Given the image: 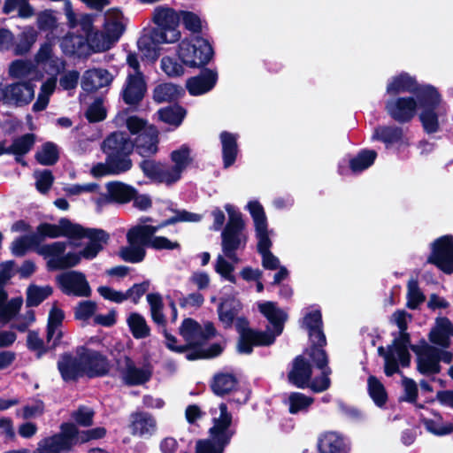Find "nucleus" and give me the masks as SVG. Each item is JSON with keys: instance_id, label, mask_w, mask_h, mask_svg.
<instances>
[{"instance_id": "obj_1", "label": "nucleus", "mask_w": 453, "mask_h": 453, "mask_svg": "<svg viewBox=\"0 0 453 453\" xmlns=\"http://www.w3.org/2000/svg\"><path fill=\"white\" fill-rule=\"evenodd\" d=\"M179 334L185 340L183 344L185 357L188 361L200 359H212L220 356L225 345L214 342L204 348L203 345L218 335L212 321L207 320L203 324L192 318H186L179 327Z\"/></svg>"}, {"instance_id": "obj_2", "label": "nucleus", "mask_w": 453, "mask_h": 453, "mask_svg": "<svg viewBox=\"0 0 453 453\" xmlns=\"http://www.w3.org/2000/svg\"><path fill=\"white\" fill-rule=\"evenodd\" d=\"M107 430L97 426L88 430H80L73 422H63L59 431L40 440L33 453H70L77 445L105 437Z\"/></svg>"}, {"instance_id": "obj_3", "label": "nucleus", "mask_w": 453, "mask_h": 453, "mask_svg": "<svg viewBox=\"0 0 453 453\" xmlns=\"http://www.w3.org/2000/svg\"><path fill=\"white\" fill-rule=\"evenodd\" d=\"M219 409V416L212 418L208 438L196 441L195 453H224L235 434V430L231 427L233 416L226 403H221Z\"/></svg>"}, {"instance_id": "obj_4", "label": "nucleus", "mask_w": 453, "mask_h": 453, "mask_svg": "<svg viewBox=\"0 0 453 453\" xmlns=\"http://www.w3.org/2000/svg\"><path fill=\"white\" fill-rule=\"evenodd\" d=\"M101 148L106 161L117 175L132 169L133 161L130 156L133 146L131 138L126 132L116 131L110 134L103 141Z\"/></svg>"}, {"instance_id": "obj_5", "label": "nucleus", "mask_w": 453, "mask_h": 453, "mask_svg": "<svg viewBox=\"0 0 453 453\" xmlns=\"http://www.w3.org/2000/svg\"><path fill=\"white\" fill-rule=\"evenodd\" d=\"M177 53L183 65L190 68H203L212 59L214 50L207 39L191 35L181 40Z\"/></svg>"}, {"instance_id": "obj_6", "label": "nucleus", "mask_w": 453, "mask_h": 453, "mask_svg": "<svg viewBox=\"0 0 453 453\" xmlns=\"http://www.w3.org/2000/svg\"><path fill=\"white\" fill-rule=\"evenodd\" d=\"M442 96L437 88H428L418 96V120L426 134H434L441 130L440 106Z\"/></svg>"}, {"instance_id": "obj_7", "label": "nucleus", "mask_w": 453, "mask_h": 453, "mask_svg": "<svg viewBox=\"0 0 453 453\" xmlns=\"http://www.w3.org/2000/svg\"><path fill=\"white\" fill-rule=\"evenodd\" d=\"M67 243L65 242H55L43 244L37 250V254L44 257H50L47 262L49 271L64 270L76 266L82 257L80 253L68 252L65 255Z\"/></svg>"}, {"instance_id": "obj_8", "label": "nucleus", "mask_w": 453, "mask_h": 453, "mask_svg": "<svg viewBox=\"0 0 453 453\" xmlns=\"http://www.w3.org/2000/svg\"><path fill=\"white\" fill-rule=\"evenodd\" d=\"M180 38V31L170 32V29H166V27L157 26L138 39L137 46L146 58L156 59L159 56L160 44L173 43L179 41Z\"/></svg>"}, {"instance_id": "obj_9", "label": "nucleus", "mask_w": 453, "mask_h": 453, "mask_svg": "<svg viewBox=\"0 0 453 453\" xmlns=\"http://www.w3.org/2000/svg\"><path fill=\"white\" fill-rule=\"evenodd\" d=\"M75 353L81 357L84 376L93 379L109 374L111 369L110 361L102 352L86 346H78Z\"/></svg>"}, {"instance_id": "obj_10", "label": "nucleus", "mask_w": 453, "mask_h": 453, "mask_svg": "<svg viewBox=\"0 0 453 453\" xmlns=\"http://www.w3.org/2000/svg\"><path fill=\"white\" fill-rule=\"evenodd\" d=\"M427 263L446 274L453 273V235H442L432 242Z\"/></svg>"}, {"instance_id": "obj_11", "label": "nucleus", "mask_w": 453, "mask_h": 453, "mask_svg": "<svg viewBox=\"0 0 453 453\" xmlns=\"http://www.w3.org/2000/svg\"><path fill=\"white\" fill-rule=\"evenodd\" d=\"M75 234L72 239L81 240L88 238V242L81 251V255L85 259L91 260L95 258L100 251L104 250V246L108 243L110 234L104 229L100 228H85L80 224H75Z\"/></svg>"}, {"instance_id": "obj_12", "label": "nucleus", "mask_w": 453, "mask_h": 453, "mask_svg": "<svg viewBox=\"0 0 453 453\" xmlns=\"http://www.w3.org/2000/svg\"><path fill=\"white\" fill-rule=\"evenodd\" d=\"M419 109L416 96H396L385 103V111L388 115L398 124H408L417 115Z\"/></svg>"}, {"instance_id": "obj_13", "label": "nucleus", "mask_w": 453, "mask_h": 453, "mask_svg": "<svg viewBox=\"0 0 453 453\" xmlns=\"http://www.w3.org/2000/svg\"><path fill=\"white\" fill-rule=\"evenodd\" d=\"M75 224L67 218H61L58 224H51L48 222L40 223L33 234L38 247H42V242L47 238L56 239L59 237L73 238L75 234Z\"/></svg>"}, {"instance_id": "obj_14", "label": "nucleus", "mask_w": 453, "mask_h": 453, "mask_svg": "<svg viewBox=\"0 0 453 453\" xmlns=\"http://www.w3.org/2000/svg\"><path fill=\"white\" fill-rule=\"evenodd\" d=\"M431 84H419L414 76H411L406 72H402L397 75L393 76L388 82L386 91L388 95L395 96L409 93L414 95L416 98L428 88H434Z\"/></svg>"}, {"instance_id": "obj_15", "label": "nucleus", "mask_w": 453, "mask_h": 453, "mask_svg": "<svg viewBox=\"0 0 453 453\" xmlns=\"http://www.w3.org/2000/svg\"><path fill=\"white\" fill-rule=\"evenodd\" d=\"M35 85L31 81H18L6 85L0 92V100L22 107L29 104L35 97Z\"/></svg>"}, {"instance_id": "obj_16", "label": "nucleus", "mask_w": 453, "mask_h": 453, "mask_svg": "<svg viewBox=\"0 0 453 453\" xmlns=\"http://www.w3.org/2000/svg\"><path fill=\"white\" fill-rule=\"evenodd\" d=\"M118 370L127 386H139L150 381L152 377V371L150 367H136L134 361L125 355L122 358L116 360Z\"/></svg>"}, {"instance_id": "obj_17", "label": "nucleus", "mask_w": 453, "mask_h": 453, "mask_svg": "<svg viewBox=\"0 0 453 453\" xmlns=\"http://www.w3.org/2000/svg\"><path fill=\"white\" fill-rule=\"evenodd\" d=\"M147 93V83L144 75L127 74L120 92L125 104L136 109Z\"/></svg>"}, {"instance_id": "obj_18", "label": "nucleus", "mask_w": 453, "mask_h": 453, "mask_svg": "<svg viewBox=\"0 0 453 453\" xmlns=\"http://www.w3.org/2000/svg\"><path fill=\"white\" fill-rule=\"evenodd\" d=\"M58 282L62 292L67 296L88 297L91 295V288L85 274L71 271L58 276Z\"/></svg>"}, {"instance_id": "obj_19", "label": "nucleus", "mask_w": 453, "mask_h": 453, "mask_svg": "<svg viewBox=\"0 0 453 453\" xmlns=\"http://www.w3.org/2000/svg\"><path fill=\"white\" fill-rule=\"evenodd\" d=\"M57 368L64 382H77L84 377L81 357L71 351L62 353L57 362Z\"/></svg>"}, {"instance_id": "obj_20", "label": "nucleus", "mask_w": 453, "mask_h": 453, "mask_svg": "<svg viewBox=\"0 0 453 453\" xmlns=\"http://www.w3.org/2000/svg\"><path fill=\"white\" fill-rule=\"evenodd\" d=\"M275 342V334L266 331L247 330L242 333L237 341L236 350L239 354L250 355L253 348L270 346Z\"/></svg>"}, {"instance_id": "obj_21", "label": "nucleus", "mask_w": 453, "mask_h": 453, "mask_svg": "<svg viewBox=\"0 0 453 453\" xmlns=\"http://www.w3.org/2000/svg\"><path fill=\"white\" fill-rule=\"evenodd\" d=\"M158 130L155 126H150L131 140L133 152L135 151L142 157H152L158 151Z\"/></svg>"}, {"instance_id": "obj_22", "label": "nucleus", "mask_w": 453, "mask_h": 453, "mask_svg": "<svg viewBox=\"0 0 453 453\" xmlns=\"http://www.w3.org/2000/svg\"><path fill=\"white\" fill-rule=\"evenodd\" d=\"M130 434L144 439L154 435L157 430V422L154 415L148 411H134L129 416Z\"/></svg>"}, {"instance_id": "obj_23", "label": "nucleus", "mask_w": 453, "mask_h": 453, "mask_svg": "<svg viewBox=\"0 0 453 453\" xmlns=\"http://www.w3.org/2000/svg\"><path fill=\"white\" fill-rule=\"evenodd\" d=\"M312 377V365L303 356H296L292 361V367L288 372V380L298 388H306Z\"/></svg>"}, {"instance_id": "obj_24", "label": "nucleus", "mask_w": 453, "mask_h": 453, "mask_svg": "<svg viewBox=\"0 0 453 453\" xmlns=\"http://www.w3.org/2000/svg\"><path fill=\"white\" fill-rule=\"evenodd\" d=\"M217 81L218 73L204 66L199 75L188 80L186 87L191 96H200L211 91Z\"/></svg>"}, {"instance_id": "obj_25", "label": "nucleus", "mask_w": 453, "mask_h": 453, "mask_svg": "<svg viewBox=\"0 0 453 453\" xmlns=\"http://www.w3.org/2000/svg\"><path fill=\"white\" fill-rule=\"evenodd\" d=\"M139 168L142 172L143 175L158 183H165L166 185H172L174 182L170 181V172L168 166L160 161L152 159L151 157H143L139 163Z\"/></svg>"}, {"instance_id": "obj_26", "label": "nucleus", "mask_w": 453, "mask_h": 453, "mask_svg": "<svg viewBox=\"0 0 453 453\" xmlns=\"http://www.w3.org/2000/svg\"><path fill=\"white\" fill-rule=\"evenodd\" d=\"M190 154L191 150L187 144H182L178 150H174L171 152L170 158L174 165L168 167L170 172V181H173L175 183L180 180L183 171L193 161Z\"/></svg>"}, {"instance_id": "obj_27", "label": "nucleus", "mask_w": 453, "mask_h": 453, "mask_svg": "<svg viewBox=\"0 0 453 453\" xmlns=\"http://www.w3.org/2000/svg\"><path fill=\"white\" fill-rule=\"evenodd\" d=\"M319 453H349V447L344 438L336 432H325L321 434L317 441Z\"/></svg>"}, {"instance_id": "obj_28", "label": "nucleus", "mask_w": 453, "mask_h": 453, "mask_svg": "<svg viewBox=\"0 0 453 453\" xmlns=\"http://www.w3.org/2000/svg\"><path fill=\"white\" fill-rule=\"evenodd\" d=\"M258 311L270 324L273 325V334L275 337L281 334L284 329V324L288 319V314L277 306V303L272 301H267L258 304Z\"/></svg>"}, {"instance_id": "obj_29", "label": "nucleus", "mask_w": 453, "mask_h": 453, "mask_svg": "<svg viewBox=\"0 0 453 453\" xmlns=\"http://www.w3.org/2000/svg\"><path fill=\"white\" fill-rule=\"evenodd\" d=\"M161 229L159 224L157 226L152 225H137L131 227L127 233V240L129 245H135L139 247L150 246V242L153 235Z\"/></svg>"}, {"instance_id": "obj_30", "label": "nucleus", "mask_w": 453, "mask_h": 453, "mask_svg": "<svg viewBox=\"0 0 453 453\" xmlns=\"http://www.w3.org/2000/svg\"><path fill=\"white\" fill-rule=\"evenodd\" d=\"M242 309V303L234 297L223 299L217 307V312L219 321L225 329L233 326L235 319Z\"/></svg>"}, {"instance_id": "obj_31", "label": "nucleus", "mask_w": 453, "mask_h": 453, "mask_svg": "<svg viewBox=\"0 0 453 453\" xmlns=\"http://www.w3.org/2000/svg\"><path fill=\"white\" fill-rule=\"evenodd\" d=\"M112 79L106 69L88 70L82 77L81 87L87 92H96L99 88L110 85Z\"/></svg>"}, {"instance_id": "obj_32", "label": "nucleus", "mask_w": 453, "mask_h": 453, "mask_svg": "<svg viewBox=\"0 0 453 453\" xmlns=\"http://www.w3.org/2000/svg\"><path fill=\"white\" fill-rule=\"evenodd\" d=\"M239 385L237 377L230 372H219L213 375L210 388L217 396H224L234 391Z\"/></svg>"}, {"instance_id": "obj_33", "label": "nucleus", "mask_w": 453, "mask_h": 453, "mask_svg": "<svg viewBox=\"0 0 453 453\" xmlns=\"http://www.w3.org/2000/svg\"><path fill=\"white\" fill-rule=\"evenodd\" d=\"M222 144V159L224 168L232 166L237 158V135L227 131H222L219 135Z\"/></svg>"}, {"instance_id": "obj_34", "label": "nucleus", "mask_w": 453, "mask_h": 453, "mask_svg": "<svg viewBox=\"0 0 453 453\" xmlns=\"http://www.w3.org/2000/svg\"><path fill=\"white\" fill-rule=\"evenodd\" d=\"M108 200L118 203H127L136 195V189L120 181H110L106 184Z\"/></svg>"}, {"instance_id": "obj_35", "label": "nucleus", "mask_w": 453, "mask_h": 453, "mask_svg": "<svg viewBox=\"0 0 453 453\" xmlns=\"http://www.w3.org/2000/svg\"><path fill=\"white\" fill-rule=\"evenodd\" d=\"M185 95L184 88L171 82L161 83L154 88L153 99L157 103L173 102Z\"/></svg>"}, {"instance_id": "obj_36", "label": "nucleus", "mask_w": 453, "mask_h": 453, "mask_svg": "<svg viewBox=\"0 0 453 453\" xmlns=\"http://www.w3.org/2000/svg\"><path fill=\"white\" fill-rule=\"evenodd\" d=\"M153 21L158 27L170 29V32L179 31L178 26L180 17L173 8L163 6L155 8L153 12Z\"/></svg>"}, {"instance_id": "obj_37", "label": "nucleus", "mask_w": 453, "mask_h": 453, "mask_svg": "<svg viewBox=\"0 0 453 453\" xmlns=\"http://www.w3.org/2000/svg\"><path fill=\"white\" fill-rule=\"evenodd\" d=\"M377 156L374 150L363 149L349 159V168L352 173H360L374 164Z\"/></svg>"}, {"instance_id": "obj_38", "label": "nucleus", "mask_w": 453, "mask_h": 453, "mask_svg": "<svg viewBox=\"0 0 453 453\" xmlns=\"http://www.w3.org/2000/svg\"><path fill=\"white\" fill-rule=\"evenodd\" d=\"M403 137V130L397 126H379L374 129L372 138L386 145L400 142Z\"/></svg>"}, {"instance_id": "obj_39", "label": "nucleus", "mask_w": 453, "mask_h": 453, "mask_svg": "<svg viewBox=\"0 0 453 453\" xmlns=\"http://www.w3.org/2000/svg\"><path fill=\"white\" fill-rule=\"evenodd\" d=\"M367 392L374 404L379 408L384 407L388 403V395L386 388L374 375H370L367 379Z\"/></svg>"}, {"instance_id": "obj_40", "label": "nucleus", "mask_w": 453, "mask_h": 453, "mask_svg": "<svg viewBox=\"0 0 453 453\" xmlns=\"http://www.w3.org/2000/svg\"><path fill=\"white\" fill-rule=\"evenodd\" d=\"M62 45L66 53L81 57L88 47V38L85 35L68 34L64 37Z\"/></svg>"}, {"instance_id": "obj_41", "label": "nucleus", "mask_w": 453, "mask_h": 453, "mask_svg": "<svg viewBox=\"0 0 453 453\" xmlns=\"http://www.w3.org/2000/svg\"><path fill=\"white\" fill-rule=\"evenodd\" d=\"M157 113L161 121L174 127H179L182 123L187 111L183 106L174 104L161 108Z\"/></svg>"}, {"instance_id": "obj_42", "label": "nucleus", "mask_w": 453, "mask_h": 453, "mask_svg": "<svg viewBox=\"0 0 453 453\" xmlns=\"http://www.w3.org/2000/svg\"><path fill=\"white\" fill-rule=\"evenodd\" d=\"M129 331L134 339H144L150 336V327L146 319L138 312H132L127 319Z\"/></svg>"}, {"instance_id": "obj_43", "label": "nucleus", "mask_w": 453, "mask_h": 453, "mask_svg": "<svg viewBox=\"0 0 453 453\" xmlns=\"http://www.w3.org/2000/svg\"><path fill=\"white\" fill-rule=\"evenodd\" d=\"M53 293V289L50 286L39 287L35 284H31L27 288V307H37L44 300H46Z\"/></svg>"}, {"instance_id": "obj_44", "label": "nucleus", "mask_w": 453, "mask_h": 453, "mask_svg": "<svg viewBox=\"0 0 453 453\" xmlns=\"http://www.w3.org/2000/svg\"><path fill=\"white\" fill-rule=\"evenodd\" d=\"M35 158L42 165H54L59 160V151L58 146L52 142H46L42 145Z\"/></svg>"}, {"instance_id": "obj_45", "label": "nucleus", "mask_w": 453, "mask_h": 453, "mask_svg": "<svg viewBox=\"0 0 453 453\" xmlns=\"http://www.w3.org/2000/svg\"><path fill=\"white\" fill-rule=\"evenodd\" d=\"M221 238L224 255L234 263H237L239 258L236 250L240 248L242 243L241 234L222 232Z\"/></svg>"}, {"instance_id": "obj_46", "label": "nucleus", "mask_w": 453, "mask_h": 453, "mask_svg": "<svg viewBox=\"0 0 453 453\" xmlns=\"http://www.w3.org/2000/svg\"><path fill=\"white\" fill-rule=\"evenodd\" d=\"M225 209L228 214V221L222 232L242 234L245 227L242 213L229 203L225 205Z\"/></svg>"}, {"instance_id": "obj_47", "label": "nucleus", "mask_w": 453, "mask_h": 453, "mask_svg": "<svg viewBox=\"0 0 453 453\" xmlns=\"http://www.w3.org/2000/svg\"><path fill=\"white\" fill-rule=\"evenodd\" d=\"M430 347L431 346L426 347L428 355L417 358V369L424 375L437 374L441 372L439 359L435 357L434 352L431 351Z\"/></svg>"}, {"instance_id": "obj_48", "label": "nucleus", "mask_w": 453, "mask_h": 453, "mask_svg": "<svg viewBox=\"0 0 453 453\" xmlns=\"http://www.w3.org/2000/svg\"><path fill=\"white\" fill-rule=\"evenodd\" d=\"M35 142V135L32 133L25 134L13 139L9 146V151L14 156H25L33 148Z\"/></svg>"}, {"instance_id": "obj_49", "label": "nucleus", "mask_w": 453, "mask_h": 453, "mask_svg": "<svg viewBox=\"0 0 453 453\" xmlns=\"http://www.w3.org/2000/svg\"><path fill=\"white\" fill-rule=\"evenodd\" d=\"M314 399L300 392H292L288 396V411L291 414L307 411Z\"/></svg>"}, {"instance_id": "obj_50", "label": "nucleus", "mask_w": 453, "mask_h": 453, "mask_svg": "<svg viewBox=\"0 0 453 453\" xmlns=\"http://www.w3.org/2000/svg\"><path fill=\"white\" fill-rule=\"evenodd\" d=\"M425 300L426 296L419 288L418 280L411 279L407 284L406 306L411 310H416Z\"/></svg>"}, {"instance_id": "obj_51", "label": "nucleus", "mask_w": 453, "mask_h": 453, "mask_svg": "<svg viewBox=\"0 0 453 453\" xmlns=\"http://www.w3.org/2000/svg\"><path fill=\"white\" fill-rule=\"evenodd\" d=\"M169 210L174 212L175 215L161 221L159 223V226H161V228L174 225L178 222H198L202 219L200 214L189 212L186 210H177L173 208H169Z\"/></svg>"}, {"instance_id": "obj_52", "label": "nucleus", "mask_w": 453, "mask_h": 453, "mask_svg": "<svg viewBox=\"0 0 453 453\" xmlns=\"http://www.w3.org/2000/svg\"><path fill=\"white\" fill-rule=\"evenodd\" d=\"M37 35L34 30H28L22 32L19 37L18 41L13 44V52L16 56H23L27 54L33 44L36 41Z\"/></svg>"}, {"instance_id": "obj_53", "label": "nucleus", "mask_w": 453, "mask_h": 453, "mask_svg": "<svg viewBox=\"0 0 453 453\" xmlns=\"http://www.w3.org/2000/svg\"><path fill=\"white\" fill-rule=\"evenodd\" d=\"M33 237L31 234L16 238L12 243V254L16 257H23L29 249H34L37 252L40 247Z\"/></svg>"}, {"instance_id": "obj_54", "label": "nucleus", "mask_w": 453, "mask_h": 453, "mask_svg": "<svg viewBox=\"0 0 453 453\" xmlns=\"http://www.w3.org/2000/svg\"><path fill=\"white\" fill-rule=\"evenodd\" d=\"M65 319V312L62 309L53 307L49 313L47 327H46V340L47 342H50L56 330L62 326L63 320Z\"/></svg>"}, {"instance_id": "obj_55", "label": "nucleus", "mask_w": 453, "mask_h": 453, "mask_svg": "<svg viewBox=\"0 0 453 453\" xmlns=\"http://www.w3.org/2000/svg\"><path fill=\"white\" fill-rule=\"evenodd\" d=\"M324 347L325 346L310 345V347L304 350V353L308 355L315 366L321 371H325L329 368L328 356L326 351L324 349Z\"/></svg>"}, {"instance_id": "obj_56", "label": "nucleus", "mask_w": 453, "mask_h": 453, "mask_svg": "<svg viewBox=\"0 0 453 453\" xmlns=\"http://www.w3.org/2000/svg\"><path fill=\"white\" fill-rule=\"evenodd\" d=\"M35 71V65L30 60L16 59L9 66V74L12 78H26Z\"/></svg>"}, {"instance_id": "obj_57", "label": "nucleus", "mask_w": 453, "mask_h": 453, "mask_svg": "<svg viewBox=\"0 0 453 453\" xmlns=\"http://www.w3.org/2000/svg\"><path fill=\"white\" fill-rule=\"evenodd\" d=\"M23 303L22 297H14L0 307V322L8 323L19 312Z\"/></svg>"}, {"instance_id": "obj_58", "label": "nucleus", "mask_w": 453, "mask_h": 453, "mask_svg": "<svg viewBox=\"0 0 453 453\" xmlns=\"http://www.w3.org/2000/svg\"><path fill=\"white\" fill-rule=\"evenodd\" d=\"M145 256V249L135 245L121 247L119 250V257L128 263H140L144 260Z\"/></svg>"}, {"instance_id": "obj_59", "label": "nucleus", "mask_w": 453, "mask_h": 453, "mask_svg": "<svg viewBox=\"0 0 453 453\" xmlns=\"http://www.w3.org/2000/svg\"><path fill=\"white\" fill-rule=\"evenodd\" d=\"M88 48L95 52L104 51L109 48L108 37L104 35V31L94 29L87 35Z\"/></svg>"}, {"instance_id": "obj_60", "label": "nucleus", "mask_w": 453, "mask_h": 453, "mask_svg": "<svg viewBox=\"0 0 453 453\" xmlns=\"http://www.w3.org/2000/svg\"><path fill=\"white\" fill-rule=\"evenodd\" d=\"M107 114L103 105V101L96 98L87 109L85 117L89 123H96L105 119Z\"/></svg>"}, {"instance_id": "obj_61", "label": "nucleus", "mask_w": 453, "mask_h": 453, "mask_svg": "<svg viewBox=\"0 0 453 453\" xmlns=\"http://www.w3.org/2000/svg\"><path fill=\"white\" fill-rule=\"evenodd\" d=\"M247 209L253 219L255 228L268 226L264 207L258 201H250L247 204Z\"/></svg>"}, {"instance_id": "obj_62", "label": "nucleus", "mask_w": 453, "mask_h": 453, "mask_svg": "<svg viewBox=\"0 0 453 453\" xmlns=\"http://www.w3.org/2000/svg\"><path fill=\"white\" fill-rule=\"evenodd\" d=\"M125 25L119 20H107L104 23V35L108 37L110 43L116 42L125 32Z\"/></svg>"}, {"instance_id": "obj_63", "label": "nucleus", "mask_w": 453, "mask_h": 453, "mask_svg": "<svg viewBox=\"0 0 453 453\" xmlns=\"http://www.w3.org/2000/svg\"><path fill=\"white\" fill-rule=\"evenodd\" d=\"M182 24L185 28L195 35H199L202 32V23L200 17L193 12L183 11L181 12Z\"/></svg>"}, {"instance_id": "obj_64", "label": "nucleus", "mask_w": 453, "mask_h": 453, "mask_svg": "<svg viewBox=\"0 0 453 453\" xmlns=\"http://www.w3.org/2000/svg\"><path fill=\"white\" fill-rule=\"evenodd\" d=\"M160 66L163 72L170 77H179L184 73L182 64L168 56H165L161 58Z\"/></svg>"}]
</instances>
